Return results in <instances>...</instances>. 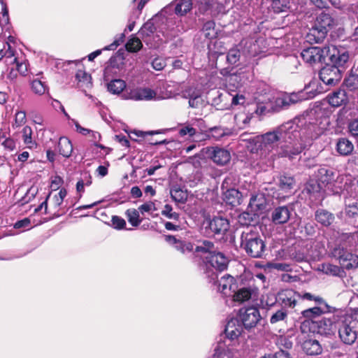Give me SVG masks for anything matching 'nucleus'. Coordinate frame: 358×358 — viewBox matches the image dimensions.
Instances as JSON below:
<instances>
[{
    "instance_id": "50",
    "label": "nucleus",
    "mask_w": 358,
    "mask_h": 358,
    "mask_svg": "<svg viewBox=\"0 0 358 358\" xmlns=\"http://www.w3.org/2000/svg\"><path fill=\"white\" fill-rule=\"evenodd\" d=\"M127 215L128 221L133 227H137L140 224L141 220H139L138 211L136 209H129L127 210Z\"/></svg>"
},
{
    "instance_id": "8",
    "label": "nucleus",
    "mask_w": 358,
    "mask_h": 358,
    "mask_svg": "<svg viewBox=\"0 0 358 358\" xmlns=\"http://www.w3.org/2000/svg\"><path fill=\"white\" fill-rule=\"evenodd\" d=\"M329 48L328 56L331 65H335L339 69H345V65L350 59V54L344 48H338L335 46L327 47Z\"/></svg>"
},
{
    "instance_id": "26",
    "label": "nucleus",
    "mask_w": 358,
    "mask_h": 358,
    "mask_svg": "<svg viewBox=\"0 0 358 358\" xmlns=\"http://www.w3.org/2000/svg\"><path fill=\"white\" fill-rule=\"evenodd\" d=\"M243 324L238 320H231L225 327V336H241L242 334H245L243 331Z\"/></svg>"
},
{
    "instance_id": "42",
    "label": "nucleus",
    "mask_w": 358,
    "mask_h": 358,
    "mask_svg": "<svg viewBox=\"0 0 358 358\" xmlns=\"http://www.w3.org/2000/svg\"><path fill=\"white\" fill-rule=\"evenodd\" d=\"M171 196L176 202L184 203L187 201V194L180 188H175L171 190Z\"/></svg>"
},
{
    "instance_id": "5",
    "label": "nucleus",
    "mask_w": 358,
    "mask_h": 358,
    "mask_svg": "<svg viewBox=\"0 0 358 358\" xmlns=\"http://www.w3.org/2000/svg\"><path fill=\"white\" fill-rule=\"evenodd\" d=\"M343 73V69H339L335 65L327 64L320 71V78L326 85L333 87L341 81Z\"/></svg>"
},
{
    "instance_id": "33",
    "label": "nucleus",
    "mask_w": 358,
    "mask_h": 358,
    "mask_svg": "<svg viewBox=\"0 0 358 358\" xmlns=\"http://www.w3.org/2000/svg\"><path fill=\"white\" fill-rule=\"evenodd\" d=\"M59 152L64 157H69L73 151V145L67 138H60L58 142Z\"/></svg>"
},
{
    "instance_id": "12",
    "label": "nucleus",
    "mask_w": 358,
    "mask_h": 358,
    "mask_svg": "<svg viewBox=\"0 0 358 358\" xmlns=\"http://www.w3.org/2000/svg\"><path fill=\"white\" fill-rule=\"evenodd\" d=\"M260 319L259 310L254 306L245 309L242 315V324L245 329L255 327Z\"/></svg>"
},
{
    "instance_id": "64",
    "label": "nucleus",
    "mask_w": 358,
    "mask_h": 358,
    "mask_svg": "<svg viewBox=\"0 0 358 358\" xmlns=\"http://www.w3.org/2000/svg\"><path fill=\"white\" fill-rule=\"evenodd\" d=\"M1 145L4 146L6 149L8 150H13L15 148V141L10 138H5L2 142Z\"/></svg>"
},
{
    "instance_id": "54",
    "label": "nucleus",
    "mask_w": 358,
    "mask_h": 358,
    "mask_svg": "<svg viewBox=\"0 0 358 358\" xmlns=\"http://www.w3.org/2000/svg\"><path fill=\"white\" fill-rule=\"evenodd\" d=\"M172 207L169 204H166L162 211V214L169 219L178 220L179 219V214L176 212H172Z\"/></svg>"
},
{
    "instance_id": "48",
    "label": "nucleus",
    "mask_w": 358,
    "mask_h": 358,
    "mask_svg": "<svg viewBox=\"0 0 358 358\" xmlns=\"http://www.w3.org/2000/svg\"><path fill=\"white\" fill-rule=\"evenodd\" d=\"M345 85L350 91L358 89V76L351 71L348 78L345 79Z\"/></svg>"
},
{
    "instance_id": "7",
    "label": "nucleus",
    "mask_w": 358,
    "mask_h": 358,
    "mask_svg": "<svg viewBox=\"0 0 358 358\" xmlns=\"http://www.w3.org/2000/svg\"><path fill=\"white\" fill-rule=\"evenodd\" d=\"M203 154L218 166H224L231 160L229 150L220 147H207L203 149Z\"/></svg>"
},
{
    "instance_id": "35",
    "label": "nucleus",
    "mask_w": 358,
    "mask_h": 358,
    "mask_svg": "<svg viewBox=\"0 0 358 358\" xmlns=\"http://www.w3.org/2000/svg\"><path fill=\"white\" fill-rule=\"evenodd\" d=\"M201 31L206 38L213 39L217 37L215 23L213 20H208L203 23Z\"/></svg>"
},
{
    "instance_id": "44",
    "label": "nucleus",
    "mask_w": 358,
    "mask_h": 358,
    "mask_svg": "<svg viewBox=\"0 0 358 358\" xmlns=\"http://www.w3.org/2000/svg\"><path fill=\"white\" fill-rule=\"evenodd\" d=\"M292 104L289 95H286L275 100V108L273 110V111H279L280 110L287 108Z\"/></svg>"
},
{
    "instance_id": "15",
    "label": "nucleus",
    "mask_w": 358,
    "mask_h": 358,
    "mask_svg": "<svg viewBox=\"0 0 358 358\" xmlns=\"http://www.w3.org/2000/svg\"><path fill=\"white\" fill-rule=\"evenodd\" d=\"M329 103L334 107L346 105L349 100L347 93L343 89H338L328 95Z\"/></svg>"
},
{
    "instance_id": "6",
    "label": "nucleus",
    "mask_w": 358,
    "mask_h": 358,
    "mask_svg": "<svg viewBox=\"0 0 358 358\" xmlns=\"http://www.w3.org/2000/svg\"><path fill=\"white\" fill-rule=\"evenodd\" d=\"M329 51V48L327 47L311 46L303 49L301 52V56L306 63L315 64L325 62Z\"/></svg>"
},
{
    "instance_id": "18",
    "label": "nucleus",
    "mask_w": 358,
    "mask_h": 358,
    "mask_svg": "<svg viewBox=\"0 0 358 358\" xmlns=\"http://www.w3.org/2000/svg\"><path fill=\"white\" fill-rule=\"evenodd\" d=\"M299 0H273L272 8L275 13L286 12L296 9Z\"/></svg>"
},
{
    "instance_id": "25",
    "label": "nucleus",
    "mask_w": 358,
    "mask_h": 358,
    "mask_svg": "<svg viewBox=\"0 0 358 358\" xmlns=\"http://www.w3.org/2000/svg\"><path fill=\"white\" fill-rule=\"evenodd\" d=\"M331 324L329 320H322L320 321H313L310 320V334H327L326 332L327 327Z\"/></svg>"
},
{
    "instance_id": "3",
    "label": "nucleus",
    "mask_w": 358,
    "mask_h": 358,
    "mask_svg": "<svg viewBox=\"0 0 358 358\" xmlns=\"http://www.w3.org/2000/svg\"><path fill=\"white\" fill-rule=\"evenodd\" d=\"M262 141L264 148L268 151L273 150L276 148H279L283 141H287V138L292 140V135L290 130H288L285 126L282 125L273 131L267 132L262 136H259Z\"/></svg>"
},
{
    "instance_id": "24",
    "label": "nucleus",
    "mask_w": 358,
    "mask_h": 358,
    "mask_svg": "<svg viewBox=\"0 0 358 358\" xmlns=\"http://www.w3.org/2000/svg\"><path fill=\"white\" fill-rule=\"evenodd\" d=\"M358 326V322L352 320H345L343 322L341 326L339 327L338 334L339 336H350V334H353L357 336L358 331L357 329Z\"/></svg>"
},
{
    "instance_id": "57",
    "label": "nucleus",
    "mask_w": 358,
    "mask_h": 358,
    "mask_svg": "<svg viewBox=\"0 0 358 358\" xmlns=\"http://www.w3.org/2000/svg\"><path fill=\"white\" fill-rule=\"evenodd\" d=\"M345 213L350 217H355L358 215V203L349 205L345 208Z\"/></svg>"
},
{
    "instance_id": "61",
    "label": "nucleus",
    "mask_w": 358,
    "mask_h": 358,
    "mask_svg": "<svg viewBox=\"0 0 358 358\" xmlns=\"http://www.w3.org/2000/svg\"><path fill=\"white\" fill-rule=\"evenodd\" d=\"M261 358H292L289 354L281 349L280 351L276 352L273 355H265Z\"/></svg>"
},
{
    "instance_id": "53",
    "label": "nucleus",
    "mask_w": 358,
    "mask_h": 358,
    "mask_svg": "<svg viewBox=\"0 0 358 358\" xmlns=\"http://www.w3.org/2000/svg\"><path fill=\"white\" fill-rule=\"evenodd\" d=\"M31 89L33 92L38 95L43 94L46 90L44 83L39 80H34L32 81Z\"/></svg>"
},
{
    "instance_id": "51",
    "label": "nucleus",
    "mask_w": 358,
    "mask_h": 358,
    "mask_svg": "<svg viewBox=\"0 0 358 358\" xmlns=\"http://www.w3.org/2000/svg\"><path fill=\"white\" fill-rule=\"evenodd\" d=\"M241 57L240 50L236 48H231L227 54V60L229 64L236 65Z\"/></svg>"
},
{
    "instance_id": "47",
    "label": "nucleus",
    "mask_w": 358,
    "mask_h": 358,
    "mask_svg": "<svg viewBox=\"0 0 358 358\" xmlns=\"http://www.w3.org/2000/svg\"><path fill=\"white\" fill-rule=\"evenodd\" d=\"M142 46L143 44L138 38H132L126 44L127 50L132 52H138Z\"/></svg>"
},
{
    "instance_id": "2",
    "label": "nucleus",
    "mask_w": 358,
    "mask_h": 358,
    "mask_svg": "<svg viewBox=\"0 0 358 358\" xmlns=\"http://www.w3.org/2000/svg\"><path fill=\"white\" fill-rule=\"evenodd\" d=\"M292 140L283 141L282 145L278 148L277 155L279 157H287L289 160L295 159L305 149L301 141L298 138L299 131H290Z\"/></svg>"
},
{
    "instance_id": "37",
    "label": "nucleus",
    "mask_w": 358,
    "mask_h": 358,
    "mask_svg": "<svg viewBox=\"0 0 358 358\" xmlns=\"http://www.w3.org/2000/svg\"><path fill=\"white\" fill-rule=\"evenodd\" d=\"M76 78L80 87L90 88L92 86L91 76L85 71L78 70L76 73Z\"/></svg>"
},
{
    "instance_id": "34",
    "label": "nucleus",
    "mask_w": 358,
    "mask_h": 358,
    "mask_svg": "<svg viewBox=\"0 0 358 358\" xmlns=\"http://www.w3.org/2000/svg\"><path fill=\"white\" fill-rule=\"evenodd\" d=\"M295 183L294 177L290 176L283 175L279 178V187L281 190L285 192H288L293 189L295 186Z\"/></svg>"
},
{
    "instance_id": "14",
    "label": "nucleus",
    "mask_w": 358,
    "mask_h": 358,
    "mask_svg": "<svg viewBox=\"0 0 358 358\" xmlns=\"http://www.w3.org/2000/svg\"><path fill=\"white\" fill-rule=\"evenodd\" d=\"M229 227L228 220L222 217H215L208 223L210 230L217 235L224 234Z\"/></svg>"
},
{
    "instance_id": "28",
    "label": "nucleus",
    "mask_w": 358,
    "mask_h": 358,
    "mask_svg": "<svg viewBox=\"0 0 358 358\" xmlns=\"http://www.w3.org/2000/svg\"><path fill=\"white\" fill-rule=\"evenodd\" d=\"M336 150L340 155L347 156L352 153L354 145L348 138H341L337 141Z\"/></svg>"
},
{
    "instance_id": "45",
    "label": "nucleus",
    "mask_w": 358,
    "mask_h": 358,
    "mask_svg": "<svg viewBox=\"0 0 358 358\" xmlns=\"http://www.w3.org/2000/svg\"><path fill=\"white\" fill-rule=\"evenodd\" d=\"M22 138L24 144H26L28 148H31L35 145V143L32 141V129L29 126H25L22 131Z\"/></svg>"
},
{
    "instance_id": "29",
    "label": "nucleus",
    "mask_w": 358,
    "mask_h": 358,
    "mask_svg": "<svg viewBox=\"0 0 358 358\" xmlns=\"http://www.w3.org/2000/svg\"><path fill=\"white\" fill-rule=\"evenodd\" d=\"M305 189L308 194L314 196L315 199L322 200L323 196L321 194L322 187L318 181L314 180H309L306 185Z\"/></svg>"
},
{
    "instance_id": "20",
    "label": "nucleus",
    "mask_w": 358,
    "mask_h": 358,
    "mask_svg": "<svg viewBox=\"0 0 358 358\" xmlns=\"http://www.w3.org/2000/svg\"><path fill=\"white\" fill-rule=\"evenodd\" d=\"M223 200L232 206H237L242 203L243 195L238 189L231 188L223 193Z\"/></svg>"
},
{
    "instance_id": "16",
    "label": "nucleus",
    "mask_w": 358,
    "mask_h": 358,
    "mask_svg": "<svg viewBox=\"0 0 358 358\" xmlns=\"http://www.w3.org/2000/svg\"><path fill=\"white\" fill-rule=\"evenodd\" d=\"M315 24L328 32L336 24V20L330 13L322 12L317 17Z\"/></svg>"
},
{
    "instance_id": "21",
    "label": "nucleus",
    "mask_w": 358,
    "mask_h": 358,
    "mask_svg": "<svg viewBox=\"0 0 358 358\" xmlns=\"http://www.w3.org/2000/svg\"><path fill=\"white\" fill-rule=\"evenodd\" d=\"M315 220L324 227L330 226L335 220V216L325 209H318L315 213Z\"/></svg>"
},
{
    "instance_id": "22",
    "label": "nucleus",
    "mask_w": 358,
    "mask_h": 358,
    "mask_svg": "<svg viewBox=\"0 0 358 358\" xmlns=\"http://www.w3.org/2000/svg\"><path fill=\"white\" fill-rule=\"evenodd\" d=\"M303 350L308 355H317L322 352V347L315 339L307 338L302 343Z\"/></svg>"
},
{
    "instance_id": "40",
    "label": "nucleus",
    "mask_w": 358,
    "mask_h": 358,
    "mask_svg": "<svg viewBox=\"0 0 358 358\" xmlns=\"http://www.w3.org/2000/svg\"><path fill=\"white\" fill-rule=\"evenodd\" d=\"M299 299H306V300H309V301H314L317 305L324 306L326 309L329 308V306L327 303V302L325 301V300L323 298H322L319 296H315L308 292L300 294Z\"/></svg>"
},
{
    "instance_id": "59",
    "label": "nucleus",
    "mask_w": 358,
    "mask_h": 358,
    "mask_svg": "<svg viewBox=\"0 0 358 358\" xmlns=\"http://www.w3.org/2000/svg\"><path fill=\"white\" fill-rule=\"evenodd\" d=\"M179 134L181 136H185V135L193 136L196 134V129L189 125H186L179 130Z\"/></svg>"
},
{
    "instance_id": "9",
    "label": "nucleus",
    "mask_w": 358,
    "mask_h": 358,
    "mask_svg": "<svg viewBox=\"0 0 358 358\" xmlns=\"http://www.w3.org/2000/svg\"><path fill=\"white\" fill-rule=\"evenodd\" d=\"M181 96L189 99V106L192 108H201L205 105L201 93L196 88L189 87L181 92Z\"/></svg>"
},
{
    "instance_id": "36",
    "label": "nucleus",
    "mask_w": 358,
    "mask_h": 358,
    "mask_svg": "<svg viewBox=\"0 0 358 358\" xmlns=\"http://www.w3.org/2000/svg\"><path fill=\"white\" fill-rule=\"evenodd\" d=\"M126 84L124 80L120 79L111 80L107 84V88L109 92L115 94H119L125 88Z\"/></svg>"
},
{
    "instance_id": "43",
    "label": "nucleus",
    "mask_w": 358,
    "mask_h": 358,
    "mask_svg": "<svg viewBox=\"0 0 358 358\" xmlns=\"http://www.w3.org/2000/svg\"><path fill=\"white\" fill-rule=\"evenodd\" d=\"M324 114V110L321 106H316L308 113L309 117L312 116H316L315 122H310V124L313 125V127L315 125H317L319 124L322 123V118Z\"/></svg>"
},
{
    "instance_id": "39",
    "label": "nucleus",
    "mask_w": 358,
    "mask_h": 358,
    "mask_svg": "<svg viewBox=\"0 0 358 358\" xmlns=\"http://www.w3.org/2000/svg\"><path fill=\"white\" fill-rule=\"evenodd\" d=\"M195 250L198 252L209 253L210 255H213L216 252L213 243L209 241L201 242L199 245L196 247Z\"/></svg>"
},
{
    "instance_id": "23",
    "label": "nucleus",
    "mask_w": 358,
    "mask_h": 358,
    "mask_svg": "<svg viewBox=\"0 0 358 358\" xmlns=\"http://www.w3.org/2000/svg\"><path fill=\"white\" fill-rule=\"evenodd\" d=\"M327 31L323 29L318 27L315 24L306 36L307 41L309 43H319L322 42L327 36Z\"/></svg>"
},
{
    "instance_id": "10",
    "label": "nucleus",
    "mask_w": 358,
    "mask_h": 358,
    "mask_svg": "<svg viewBox=\"0 0 358 358\" xmlns=\"http://www.w3.org/2000/svg\"><path fill=\"white\" fill-rule=\"evenodd\" d=\"M300 297V293L294 291L292 289H285L280 291L277 295V299L284 306L288 308H294L297 303V299Z\"/></svg>"
},
{
    "instance_id": "41",
    "label": "nucleus",
    "mask_w": 358,
    "mask_h": 358,
    "mask_svg": "<svg viewBox=\"0 0 358 358\" xmlns=\"http://www.w3.org/2000/svg\"><path fill=\"white\" fill-rule=\"evenodd\" d=\"M247 147L252 153H257L259 150L264 149L259 136L250 138Z\"/></svg>"
},
{
    "instance_id": "38",
    "label": "nucleus",
    "mask_w": 358,
    "mask_h": 358,
    "mask_svg": "<svg viewBox=\"0 0 358 358\" xmlns=\"http://www.w3.org/2000/svg\"><path fill=\"white\" fill-rule=\"evenodd\" d=\"M233 281L234 278L229 275H224L222 276L220 280H217L219 289L224 293L227 289H231Z\"/></svg>"
},
{
    "instance_id": "13",
    "label": "nucleus",
    "mask_w": 358,
    "mask_h": 358,
    "mask_svg": "<svg viewBox=\"0 0 358 358\" xmlns=\"http://www.w3.org/2000/svg\"><path fill=\"white\" fill-rule=\"evenodd\" d=\"M290 215L291 212L288 206H278L272 211L271 219L275 224H282L288 222Z\"/></svg>"
},
{
    "instance_id": "56",
    "label": "nucleus",
    "mask_w": 358,
    "mask_h": 358,
    "mask_svg": "<svg viewBox=\"0 0 358 358\" xmlns=\"http://www.w3.org/2000/svg\"><path fill=\"white\" fill-rule=\"evenodd\" d=\"M26 122V113L24 111H18L15 114V123L13 127H19Z\"/></svg>"
},
{
    "instance_id": "4",
    "label": "nucleus",
    "mask_w": 358,
    "mask_h": 358,
    "mask_svg": "<svg viewBox=\"0 0 358 358\" xmlns=\"http://www.w3.org/2000/svg\"><path fill=\"white\" fill-rule=\"evenodd\" d=\"M331 256L337 260L341 266L350 269L358 266V257L353 255L343 245H336L331 250Z\"/></svg>"
},
{
    "instance_id": "32",
    "label": "nucleus",
    "mask_w": 358,
    "mask_h": 358,
    "mask_svg": "<svg viewBox=\"0 0 358 358\" xmlns=\"http://www.w3.org/2000/svg\"><path fill=\"white\" fill-rule=\"evenodd\" d=\"M318 271L322 273L333 275V276H341L343 272V270L338 266L333 265L330 263H323L318 266Z\"/></svg>"
},
{
    "instance_id": "30",
    "label": "nucleus",
    "mask_w": 358,
    "mask_h": 358,
    "mask_svg": "<svg viewBox=\"0 0 358 358\" xmlns=\"http://www.w3.org/2000/svg\"><path fill=\"white\" fill-rule=\"evenodd\" d=\"M327 311H329V309H326L324 306L318 305L317 306L303 310L301 314L305 318H306V320H313V318L317 317Z\"/></svg>"
},
{
    "instance_id": "1",
    "label": "nucleus",
    "mask_w": 358,
    "mask_h": 358,
    "mask_svg": "<svg viewBox=\"0 0 358 358\" xmlns=\"http://www.w3.org/2000/svg\"><path fill=\"white\" fill-rule=\"evenodd\" d=\"M241 247L252 258H262L266 250L265 243L259 232L249 228L242 232Z\"/></svg>"
},
{
    "instance_id": "27",
    "label": "nucleus",
    "mask_w": 358,
    "mask_h": 358,
    "mask_svg": "<svg viewBox=\"0 0 358 358\" xmlns=\"http://www.w3.org/2000/svg\"><path fill=\"white\" fill-rule=\"evenodd\" d=\"M319 180L324 185H331L336 181V173L329 169L322 167L317 171Z\"/></svg>"
},
{
    "instance_id": "55",
    "label": "nucleus",
    "mask_w": 358,
    "mask_h": 358,
    "mask_svg": "<svg viewBox=\"0 0 358 358\" xmlns=\"http://www.w3.org/2000/svg\"><path fill=\"white\" fill-rule=\"evenodd\" d=\"M210 132L213 138L219 139L227 134L226 129L221 127H215L210 129Z\"/></svg>"
},
{
    "instance_id": "60",
    "label": "nucleus",
    "mask_w": 358,
    "mask_h": 358,
    "mask_svg": "<svg viewBox=\"0 0 358 358\" xmlns=\"http://www.w3.org/2000/svg\"><path fill=\"white\" fill-rule=\"evenodd\" d=\"M176 248L182 253H185L186 252H191L193 250V245L190 243L186 242L177 243Z\"/></svg>"
},
{
    "instance_id": "19",
    "label": "nucleus",
    "mask_w": 358,
    "mask_h": 358,
    "mask_svg": "<svg viewBox=\"0 0 358 358\" xmlns=\"http://www.w3.org/2000/svg\"><path fill=\"white\" fill-rule=\"evenodd\" d=\"M207 258L209 259V262L212 266L220 271L225 270L227 267L229 259L220 252L216 251L213 255Z\"/></svg>"
},
{
    "instance_id": "17",
    "label": "nucleus",
    "mask_w": 358,
    "mask_h": 358,
    "mask_svg": "<svg viewBox=\"0 0 358 358\" xmlns=\"http://www.w3.org/2000/svg\"><path fill=\"white\" fill-rule=\"evenodd\" d=\"M156 95V92L150 88H137L130 92L129 98L135 101H148L154 99Z\"/></svg>"
},
{
    "instance_id": "46",
    "label": "nucleus",
    "mask_w": 358,
    "mask_h": 358,
    "mask_svg": "<svg viewBox=\"0 0 358 358\" xmlns=\"http://www.w3.org/2000/svg\"><path fill=\"white\" fill-rule=\"evenodd\" d=\"M251 297V292L248 288H242L238 290L234 296V299L236 301L243 302Z\"/></svg>"
},
{
    "instance_id": "52",
    "label": "nucleus",
    "mask_w": 358,
    "mask_h": 358,
    "mask_svg": "<svg viewBox=\"0 0 358 358\" xmlns=\"http://www.w3.org/2000/svg\"><path fill=\"white\" fill-rule=\"evenodd\" d=\"M287 317V312L284 309H280L273 313L270 319L271 324H275L280 322L285 321Z\"/></svg>"
},
{
    "instance_id": "11",
    "label": "nucleus",
    "mask_w": 358,
    "mask_h": 358,
    "mask_svg": "<svg viewBox=\"0 0 358 358\" xmlns=\"http://www.w3.org/2000/svg\"><path fill=\"white\" fill-rule=\"evenodd\" d=\"M267 207V199L264 193L257 192L252 194L248 208L255 214L262 213L266 210Z\"/></svg>"
},
{
    "instance_id": "31",
    "label": "nucleus",
    "mask_w": 358,
    "mask_h": 358,
    "mask_svg": "<svg viewBox=\"0 0 358 358\" xmlns=\"http://www.w3.org/2000/svg\"><path fill=\"white\" fill-rule=\"evenodd\" d=\"M192 8V0H176L175 13L183 16Z\"/></svg>"
},
{
    "instance_id": "58",
    "label": "nucleus",
    "mask_w": 358,
    "mask_h": 358,
    "mask_svg": "<svg viewBox=\"0 0 358 358\" xmlns=\"http://www.w3.org/2000/svg\"><path fill=\"white\" fill-rule=\"evenodd\" d=\"M112 224H113L114 228L117 229H124V227L126 226L125 220L123 218L116 216V215L113 216Z\"/></svg>"
},
{
    "instance_id": "63",
    "label": "nucleus",
    "mask_w": 358,
    "mask_h": 358,
    "mask_svg": "<svg viewBox=\"0 0 358 358\" xmlns=\"http://www.w3.org/2000/svg\"><path fill=\"white\" fill-rule=\"evenodd\" d=\"M277 344L282 346L285 349H290L292 347V342L289 341V337H279L277 341Z\"/></svg>"
},
{
    "instance_id": "62",
    "label": "nucleus",
    "mask_w": 358,
    "mask_h": 358,
    "mask_svg": "<svg viewBox=\"0 0 358 358\" xmlns=\"http://www.w3.org/2000/svg\"><path fill=\"white\" fill-rule=\"evenodd\" d=\"M349 132L351 136L358 139V120H354L348 126Z\"/></svg>"
},
{
    "instance_id": "49",
    "label": "nucleus",
    "mask_w": 358,
    "mask_h": 358,
    "mask_svg": "<svg viewBox=\"0 0 358 358\" xmlns=\"http://www.w3.org/2000/svg\"><path fill=\"white\" fill-rule=\"evenodd\" d=\"M156 31V27L153 22L150 20L147 21L141 27L139 33L142 36H149Z\"/></svg>"
}]
</instances>
